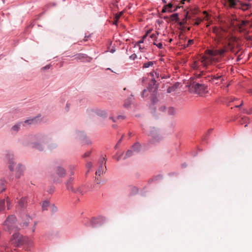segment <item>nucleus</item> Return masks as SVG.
<instances>
[{
  "mask_svg": "<svg viewBox=\"0 0 252 252\" xmlns=\"http://www.w3.org/2000/svg\"><path fill=\"white\" fill-rule=\"evenodd\" d=\"M165 6L166 7L168 11H169L170 12H172V11L170 10V9L173 7V4L172 3H169L167 5H165Z\"/></svg>",
  "mask_w": 252,
  "mask_h": 252,
  "instance_id": "nucleus-36",
  "label": "nucleus"
},
{
  "mask_svg": "<svg viewBox=\"0 0 252 252\" xmlns=\"http://www.w3.org/2000/svg\"><path fill=\"white\" fill-rule=\"evenodd\" d=\"M180 7H181V6H176V8L174 10V11H176V10L178 9V8H180Z\"/></svg>",
  "mask_w": 252,
  "mask_h": 252,
  "instance_id": "nucleus-58",
  "label": "nucleus"
},
{
  "mask_svg": "<svg viewBox=\"0 0 252 252\" xmlns=\"http://www.w3.org/2000/svg\"><path fill=\"white\" fill-rule=\"evenodd\" d=\"M27 198L26 197H22L19 202V206L21 208H24L27 206Z\"/></svg>",
  "mask_w": 252,
  "mask_h": 252,
  "instance_id": "nucleus-12",
  "label": "nucleus"
},
{
  "mask_svg": "<svg viewBox=\"0 0 252 252\" xmlns=\"http://www.w3.org/2000/svg\"><path fill=\"white\" fill-rule=\"evenodd\" d=\"M137 58V55L135 54H132L129 58L132 60H134Z\"/></svg>",
  "mask_w": 252,
  "mask_h": 252,
  "instance_id": "nucleus-39",
  "label": "nucleus"
},
{
  "mask_svg": "<svg viewBox=\"0 0 252 252\" xmlns=\"http://www.w3.org/2000/svg\"><path fill=\"white\" fill-rule=\"evenodd\" d=\"M31 220L32 219L30 217L27 216L26 220L23 223L22 227H23V228L27 227L28 226V224L30 222V220Z\"/></svg>",
  "mask_w": 252,
  "mask_h": 252,
  "instance_id": "nucleus-20",
  "label": "nucleus"
},
{
  "mask_svg": "<svg viewBox=\"0 0 252 252\" xmlns=\"http://www.w3.org/2000/svg\"><path fill=\"white\" fill-rule=\"evenodd\" d=\"M190 0H182L181 1V3L182 4H184L185 3V1H189Z\"/></svg>",
  "mask_w": 252,
  "mask_h": 252,
  "instance_id": "nucleus-54",
  "label": "nucleus"
},
{
  "mask_svg": "<svg viewBox=\"0 0 252 252\" xmlns=\"http://www.w3.org/2000/svg\"><path fill=\"white\" fill-rule=\"evenodd\" d=\"M154 65V62H149L147 63H145L143 64V68H148L150 66H152Z\"/></svg>",
  "mask_w": 252,
  "mask_h": 252,
  "instance_id": "nucleus-24",
  "label": "nucleus"
},
{
  "mask_svg": "<svg viewBox=\"0 0 252 252\" xmlns=\"http://www.w3.org/2000/svg\"><path fill=\"white\" fill-rule=\"evenodd\" d=\"M144 42V40L143 39H142L141 40H139L138 42V44H140V43H142Z\"/></svg>",
  "mask_w": 252,
  "mask_h": 252,
  "instance_id": "nucleus-55",
  "label": "nucleus"
},
{
  "mask_svg": "<svg viewBox=\"0 0 252 252\" xmlns=\"http://www.w3.org/2000/svg\"><path fill=\"white\" fill-rule=\"evenodd\" d=\"M201 19H198L195 23V24L196 25H198L201 22Z\"/></svg>",
  "mask_w": 252,
  "mask_h": 252,
  "instance_id": "nucleus-48",
  "label": "nucleus"
},
{
  "mask_svg": "<svg viewBox=\"0 0 252 252\" xmlns=\"http://www.w3.org/2000/svg\"><path fill=\"white\" fill-rule=\"evenodd\" d=\"M234 48V45H233L231 42H229L227 47H225L222 49H219V55L222 56L227 51V50L230 49L232 51Z\"/></svg>",
  "mask_w": 252,
  "mask_h": 252,
  "instance_id": "nucleus-8",
  "label": "nucleus"
},
{
  "mask_svg": "<svg viewBox=\"0 0 252 252\" xmlns=\"http://www.w3.org/2000/svg\"><path fill=\"white\" fill-rule=\"evenodd\" d=\"M204 79L208 80L209 82H215L217 85H219L222 83L224 79L221 75L217 74L216 75L208 76L204 77Z\"/></svg>",
  "mask_w": 252,
  "mask_h": 252,
  "instance_id": "nucleus-4",
  "label": "nucleus"
},
{
  "mask_svg": "<svg viewBox=\"0 0 252 252\" xmlns=\"http://www.w3.org/2000/svg\"><path fill=\"white\" fill-rule=\"evenodd\" d=\"M201 62L204 66H207L209 64V60L206 58L203 57L202 59Z\"/></svg>",
  "mask_w": 252,
  "mask_h": 252,
  "instance_id": "nucleus-21",
  "label": "nucleus"
},
{
  "mask_svg": "<svg viewBox=\"0 0 252 252\" xmlns=\"http://www.w3.org/2000/svg\"><path fill=\"white\" fill-rule=\"evenodd\" d=\"M105 159L103 158V160L102 161V163L100 164L98 169L96 170L95 172V183L96 184L99 185L101 184V182L100 181V180L99 179V177L101 174H103V173L106 170V167L105 166Z\"/></svg>",
  "mask_w": 252,
  "mask_h": 252,
  "instance_id": "nucleus-3",
  "label": "nucleus"
},
{
  "mask_svg": "<svg viewBox=\"0 0 252 252\" xmlns=\"http://www.w3.org/2000/svg\"><path fill=\"white\" fill-rule=\"evenodd\" d=\"M175 90V87H171L168 88L167 91L168 93H171L172 91H173Z\"/></svg>",
  "mask_w": 252,
  "mask_h": 252,
  "instance_id": "nucleus-38",
  "label": "nucleus"
},
{
  "mask_svg": "<svg viewBox=\"0 0 252 252\" xmlns=\"http://www.w3.org/2000/svg\"><path fill=\"white\" fill-rule=\"evenodd\" d=\"M85 58L84 56L83 55H78L76 57V59H77L78 60H82Z\"/></svg>",
  "mask_w": 252,
  "mask_h": 252,
  "instance_id": "nucleus-40",
  "label": "nucleus"
},
{
  "mask_svg": "<svg viewBox=\"0 0 252 252\" xmlns=\"http://www.w3.org/2000/svg\"><path fill=\"white\" fill-rule=\"evenodd\" d=\"M248 93L252 94V90H249Z\"/></svg>",
  "mask_w": 252,
  "mask_h": 252,
  "instance_id": "nucleus-60",
  "label": "nucleus"
},
{
  "mask_svg": "<svg viewBox=\"0 0 252 252\" xmlns=\"http://www.w3.org/2000/svg\"><path fill=\"white\" fill-rule=\"evenodd\" d=\"M178 22L179 25L181 27H182L183 28V27H184V25H185V24H184V23H183L182 21H180H180H178Z\"/></svg>",
  "mask_w": 252,
  "mask_h": 252,
  "instance_id": "nucleus-49",
  "label": "nucleus"
},
{
  "mask_svg": "<svg viewBox=\"0 0 252 252\" xmlns=\"http://www.w3.org/2000/svg\"><path fill=\"white\" fill-rule=\"evenodd\" d=\"M170 19L172 21H175L176 22H178L179 19L178 17V14L177 13H175L170 16Z\"/></svg>",
  "mask_w": 252,
  "mask_h": 252,
  "instance_id": "nucleus-17",
  "label": "nucleus"
},
{
  "mask_svg": "<svg viewBox=\"0 0 252 252\" xmlns=\"http://www.w3.org/2000/svg\"><path fill=\"white\" fill-rule=\"evenodd\" d=\"M157 46L159 49H161L163 47V45L161 43H159L157 44Z\"/></svg>",
  "mask_w": 252,
  "mask_h": 252,
  "instance_id": "nucleus-44",
  "label": "nucleus"
},
{
  "mask_svg": "<svg viewBox=\"0 0 252 252\" xmlns=\"http://www.w3.org/2000/svg\"><path fill=\"white\" fill-rule=\"evenodd\" d=\"M21 123L17 124L13 126L11 128V130L14 132H17L20 129Z\"/></svg>",
  "mask_w": 252,
  "mask_h": 252,
  "instance_id": "nucleus-18",
  "label": "nucleus"
},
{
  "mask_svg": "<svg viewBox=\"0 0 252 252\" xmlns=\"http://www.w3.org/2000/svg\"><path fill=\"white\" fill-rule=\"evenodd\" d=\"M168 10H167V9L166 8V7H165V6L163 7L162 10V13H165L166 12H167Z\"/></svg>",
  "mask_w": 252,
  "mask_h": 252,
  "instance_id": "nucleus-47",
  "label": "nucleus"
},
{
  "mask_svg": "<svg viewBox=\"0 0 252 252\" xmlns=\"http://www.w3.org/2000/svg\"><path fill=\"white\" fill-rule=\"evenodd\" d=\"M54 190H55V188H52L51 189V192H53L54 191Z\"/></svg>",
  "mask_w": 252,
  "mask_h": 252,
  "instance_id": "nucleus-63",
  "label": "nucleus"
},
{
  "mask_svg": "<svg viewBox=\"0 0 252 252\" xmlns=\"http://www.w3.org/2000/svg\"><path fill=\"white\" fill-rule=\"evenodd\" d=\"M90 152H87L84 154L83 157L86 158V157H89L90 156Z\"/></svg>",
  "mask_w": 252,
  "mask_h": 252,
  "instance_id": "nucleus-46",
  "label": "nucleus"
},
{
  "mask_svg": "<svg viewBox=\"0 0 252 252\" xmlns=\"http://www.w3.org/2000/svg\"><path fill=\"white\" fill-rule=\"evenodd\" d=\"M56 147V145L54 144L53 146L50 147L49 148L50 150H52L53 148H55Z\"/></svg>",
  "mask_w": 252,
  "mask_h": 252,
  "instance_id": "nucleus-56",
  "label": "nucleus"
},
{
  "mask_svg": "<svg viewBox=\"0 0 252 252\" xmlns=\"http://www.w3.org/2000/svg\"><path fill=\"white\" fill-rule=\"evenodd\" d=\"M243 112L244 113L247 114L248 115H250V114H251L252 113L251 111H248L247 109H244L243 110Z\"/></svg>",
  "mask_w": 252,
  "mask_h": 252,
  "instance_id": "nucleus-45",
  "label": "nucleus"
},
{
  "mask_svg": "<svg viewBox=\"0 0 252 252\" xmlns=\"http://www.w3.org/2000/svg\"><path fill=\"white\" fill-rule=\"evenodd\" d=\"M156 101H157V100L156 99H155V98L153 99V103H155Z\"/></svg>",
  "mask_w": 252,
  "mask_h": 252,
  "instance_id": "nucleus-64",
  "label": "nucleus"
},
{
  "mask_svg": "<svg viewBox=\"0 0 252 252\" xmlns=\"http://www.w3.org/2000/svg\"><path fill=\"white\" fill-rule=\"evenodd\" d=\"M16 218L14 216H9L4 222L3 229L11 233L12 231L16 230L17 227L15 225Z\"/></svg>",
  "mask_w": 252,
  "mask_h": 252,
  "instance_id": "nucleus-2",
  "label": "nucleus"
},
{
  "mask_svg": "<svg viewBox=\"0 0 252 252\" xmlns=\"http://www.w3.org/2000/svg\"><path fill=\"white\" fill-rule=\"evenodd\" d=\"M196 66L197 65L196 62H194V64L192 65V67L194 68V69H196Z\"/></svg>",
  "mask_w": 252,
  "mask_h": 252,
  "instance_id": "nucleus-52",
  "label": "nucleus"
},
{
  "mask_svg": "<svg viewBox=\"0 0 252 252\" xmlns=\"http://www.w3.org/2000/svg\"><path fill=\"white\" fill-rule=\"evenodd\" d=\"M147 34H145V35H144L143 36L142 39H143V40H144L147 37Z\"/></svg>",
  "mask_w": 252,
  "mask_h": 252,
  "instance_id": "nucleus-61",
  "label": "nucleus"
},
{
  "mask_svg": "<svg viewBox=\"0 0 252 252\" xmlns=\"http://www.w3.org/2000/svg\"><path fill=\"white\" fill-rule=\"evenodd\" d=\"M213 32L216 33L218 36H219L220 32H221V30L216 27H214L213 29Z\"/></svg>",
  "mask_w": 252,
  "mask_h": 252,
  "instance_id": "nucleus-27",
  "label": "nucleus"
},
{
  "mask_svg": "<svg viewBox=\"0 0 252 252\" xmlns=\"http://www.w3.org/2000/svg\"><path fill=\"white\" fill-rule=\"evenodd\" d=\"M11 242L12 244L19 246L23 243L24 238L22 235L19 233H15L13 235Z\"/></svg>",
  "mask_w": 252,
  "mask_h": 252,
  "instance_id": "nucleus-6",
  "label": "nucleus"
},
{
  "mask_svg": "<svg viewBox=\"0 0 252 252\" xmlns=\"http://www.w3.org/2000/svg\"><path fill=\"white\" fill-rule=\"evenodd\" d=\"M125 119V117L124 116L119 115L116 118H113V121L114 122H116L118 120H124Z\"/></svg>",
  "mask_w": 252,
  "mask_h": 252,
  "instance_id": "nucleus-31",
  "label": "nucleus"
},
{
  "mask_svg": "<svg viewBox=\"0 0 252 252\" xmlns=\"http://www.w3.org/2000/svg\"><path fill=\"white\" fill-rule=\"evenodd\" d=\"M39 122L38 117H34L33 118L29 119L24 121L23 125L25 126L26 125H34L37 124Z\"/></svg>",
  "mask_w": 252,
  "mask_h": 252,
  "instance_id": "nucleus-7",
  "label": "nucleus"
},
{
  "mask_svg": "<svg viewBox=\"0 0 252 252\" xmlns=\"http://www.w3.org/2000/svg\"><path fill=\"white\" fill-rule=\"evenodd\" d=\"M231 7H234L236 4L235 0H228Z\"/></svg>",
  "mask_w": 252,
  "mask_h": 252,
  "instance_id": "nucleus-30",
  "label": "nucleus"
},
{
  "mask_svg": "<svg viewBox=\"0 0 252 252\" xmlns=\"http://www.w3.org/2000/svg\"><path fill=\"white\" fill-rule=\"evenodd\" d=\"M168 112L170 115H174L175 113V110L173 107H169L168 109Z\"/></svg>",
  "mask_w": 252,
  "mask_h": 252,
  "instance_id": "nucleus-32",
  "label": "nucleus"
},
{
  "mask_svg": "<svg viewBox=\"0 0 252 252\" xmlns=\"http://www.w3.org/2000/svg\"><path fill=\"white\" fill-rule=\"evenodd\" d=\"M36 225V222H34V226L32 228V232H34L35 229V225Z\"/></svg>",
  "mask_w": 252,
  "mask_h": 252,
  "instance_id": "nucleus-51",
  "label": "nucleus"
},
{
  "mask_svg": "<svg viewBox=\"0 0 252 252\" xmlns=\"http://www.w3.org/2000/svg\"><path fill=\"white\" fill-rule=\"evenodd\" d=\"M150 37L152 38H155V37H156V36L155 34H152L150 35Z\"/></svg>",
  "mask_w": 252,
  "mask_h": 252,
  "instance_id": "nucleus-53",
  "label": "nucleus"
},
{
  "mask_svg": "<svg viewBox=\"0 0 252 252\" xmlns=\"http://www.w3.org/2000/svg\"><path fill=\"white\" fill-rule=\"evenodd\" d=\"M250 6L249 4L245 3L242 5V8L243 10H246L249 8Z\"/></svg>",
  "mask_w": 252,
  "mask_h": 252,
  "instance_id": "nucleus-34",
  "label": "nucleus"
},
{
  "mask_svg": "<svg viewBox=\"0 0 252 252\" xmlns=\"http://www.w3.org/2000/svg\"><path fill=\"white\" fill-rule=\"evenodd\" d=\"M4 249L5 252H9L8 246L7 244H4L0 247V252L2 251V249Z\"/></svg>",
  "mask_w": 252,
  "mask_h": 252,
  "instance_id": "nucleus-26",
  "label": "nucleus"
},
{
  "mask_svg": "<svg viewBox=\"0 0 252 252\" xmlns=\"http://www.w3.org/2000/svg\"><path fill=\"white\" fill-rule=\"evenodd\" d=\"M6 203H7V208L8 210H9L11 208L10 204H11V201L10 198L8 197H6Z\"/></svg>",
  "mask_w": 252,
  "mask_h": 252,
  "instance_id": "nucleus-33",
  "label": "nucleus"
},
{
  "mask_svg": "<svg viewBox=\"0 0 252 252\" xmlns=\"http://www.w3.org/2000/svg\"><path fill=\"white\" fill-rule=\"evenodd\" d=\"M132 155V151L128 150L126 154V157H129Z\"/></svg>",
  "mask_w": 252,
  "mask_h": 252,
  "instance_id": "nucleus-41",
  "label": "nucleus"
},
{
  "mask_svg": "<svg viewBox=\"0 0 252 252\" xmlns=\"http://www.w3.org/2000/svg\"><path fill=\"white\" fill-rule=\"evenodd\" d=\"M6 157L7 159L9 160L10 164L9 166V169L12 171L13 170V167L12 166V164H14V161H13V160L14 159L13 155L12 153H8L7 154Z\"/></svg>",
  "mask_w": 252,
  "mask_h": 252,
  "instance_id": "nucleus-10",
  "label": "nucleus"
},
{
  "mask_svg": "<svg viewBox=\"0 0 252 252\" xmlns=\"http://www.w3.org/2000/svg\"><path fill=\"white\" fill-rule=\"evenodd\" d=\"M249 120V118L247 117H244L241 118V121L240 122V124L241 125L243 124L244 123L246 122L247 121Z\"/></svg>",
  "mask_w": 252,
  "mask_h": 252,
  "instance_id": "nucleus-35",
  "label": "nucleus"
},
{
  "mask_svg": "<svg viewBox=\"0 0 252 252\" xmlns=\"http://www.w3.org/2000/svg\"><path fill=\"white\" fill-rule=\"evenodd\" d=\"M148 92V90L145 89L142 92V94H141V95H142V97H144L145 95H146V93Z\"/></svg>",
  "mask_w": 252,
  "mask_h": 252,
  "instance_id": "nucleus-43",
  "label": "nucleus"
},
{
  "mask_svg": "<svg viewBox=\"0 0 252 252\" xmlns=\"http://www.w3.org/2000/svg\"><path fill=\"white\" fill-rule=\"evenodd\" d=\"M189 18H190V16L189 15V13L188 12L187 13H186L185 18L182 20V23H184V24H185L187 22V19H189Z\"/></svg>",
  "mask_w": 252,
  "mask_h": 252,
  "instance_id": "nucleus-29",
  "label": "nucleus"
},
{
  "mask_svg": "<svg viewBox=\"0 0 252 252\" xmlns=\"http://www.w3.org/2000/svg\"><path fill=\"white\" fill-rule=\"evenodd\" d=\"M73 178H70L67 181V182H66L65 183V185H66V188L68 190H71L73 188V187H72V182H73Z\"/></svg>",
  "mask_w": 252,
  "mask_h": 252,
  "instance_id": "nucleus-13",
  "label": "nucleus"
},
{
  "mask_svg": "<svg viewBox=\"0 0 252 252\" xmlns=\"http://www.w3.org/2000/svg\"><path fill=\"white\" fill-rule=\"evenodd\" d=\"M229 84H228L226 86V91L227 92H228V90L227 89H228V87H229Z\"/></svg>",
  "mask_w": 252,
  "mask_h": 252,
  "instance_id": "nucleus-59",
  "label": "nucleus"
},
{
  "mask_svg": "<svg viewBox=\"0 0 252 252\" xmlns=\"http://www.w3.org/2000/svg\"><path fill=\"white\" fill-rule=\"evenodd\" d=\"M56 171L57 175L60 177H63L65 176V170L62 167H58L56 169Z\"/></svg>",
  "mask_w": 252,
  "mask_h": 252,
  "instance_id": "nucleus-11",
  "label": "nucleus"
},
{
  "mask_svg": "<svg viewBox=\"0 0 252 252\" xmlns=\"http://www.w3.org/2000/svg\"><path fill=\"white\" fill-rule=\"evenodd\" d=\"M105 221V218L102 216L93 218L90 220V225L93 227H96L102 224Z\"/></svg>",
  "mask_w": 252,
  "mask_h": 252,
  "instance_id": "nucleus-5",
  "label": "nucleus"
},
{
  "mask_svg": "<svg viewBox=\"0 0 252 252\" xmlns=\"http://www.w3.org/2000/svg\"><path fill=\"white\" fill-rule=\"evenodd\" d=\"M140 145L139 143H135L132 146V149L134 152H138L140 151Z\"/></svg>",
  "mask_w": 252,
  "mask_h": 252,
  "instance_id": "nucleus-19",
  "label": "nucleus"
},
{
  "mask_svg": "<svg viewBox=\"0 0 252 252\" xmlns=\"http://www.w3.org/2000/svg\"><path fill=\"white\" fill-rule=\"evenodd\" d=\"M152 83H153L154 85H155L156 81H155V79H152Z\"/></svg>",
  "mask_w": 252,
  "mask_h": 252,
  "instance_id": "nucleus-57",
  "label": "nucleus"
},
{
  "mask_svg": "<svg viewBox=\"0 0 252 252\" xmlns=\"http://www.w3.org/2000/svg\"><path fill=\"white\" fill-rule=\"evenodd\" d=\"M49 203L48 201H44L42 206V210H46L47 209V207L49 206Z\"/></svg>",
  "mask_w": 252,
  "mask_h": 252,
  "instance_id": "nucleus-28",
  "label": "nucleus"
},
{
  "mask_svg": "<svg viewBox=\"0 0 252 252\" xmlns=\"http://www.w3.org/2000/svg\"><path fill=\"white\" fill-rule=\"evenodd\" d=\"M204 74V71H201L199 74L195 75V77L190 79V86H192L195 92L198 94L205 93L208 89V86L204 84V78L202 80H198L200 77ZM205 81H207L206 80Z\"/></svg>",
  "mask_w": 252,
  "mask_h": 252,
  "instance_id": "nucleus-1",
  "label": "nucleus"
},
{
  "mask_svg": "<svg viewBox=\"0 0 252 252\" xmlns=\"http://www.w3.org/2000/svg\"><path fill=\"white\" fill-rule=\"evenodd\" d=\"M178 22L179 25L181 27H182L183 28V27H184V25H185V24H184V23H183L182 21H180H180H178Z\"/></svg>",
  "mask_w": 252,
  "mask_h": 252,
  "instance_id": "nucleus-50",
  "label": "nucleus"
},
{
  "mask_svg": "<svg viewBox=\"0 0 252 252\" xmlns=\"http://www.w3.org/2000/svg\"><path fill=\"white\" fill-rule=\"evenodd\" d=\"M86 167L87 168V169H88L87 172H86V175L88 173V172H89V170L92 168L93 167V164L91 162H88L87 163H86Z\"/></svg>",
  "mask_w": 252,
  "mask_h": 252,
  "instance_id": "nucleus-23",
  "label": "nucleus"
},
{
  "mask_svg": "<svg viewBox=\"0 0 252 252\" xmlns=\"http://www.w3.org/2000/svg\"><path fill=\"white\" fill-rule=\"evenodd\" d=\"M6 189V188L4 185V182L2 180L0 181V190L1 192L4 191Z\"/></svg>",
  "mask_w": 252,
  "mask_h": 252,
  "instance_id": "nucleus-25",
  "label": "nucleus"
},
{
  "mask_svg": "<svg viewBox=\"0 0 252 252\" xmlns=\"http://www.w3.org/2000/svg\"><path fill=\"white\" fill-rule=\"evenodd\" d=\"M71 191L78 195H83L85 191H84L83 188L82 187H77L73 188Z\"/></svg>",
  "mask_w": 252,
  "mask_h": 252,
  "instance_id": "nucleus-9",
  "label": "nucleus"
},
{
  "mask_svg": "<svg viewBox=\"0 0 252 252\" xmlns=\"http://www.w3.org/2000/svg\"><path fill=\"white\" fill-rule=\"evenodd\" d=\"M35 148L39 150V151H42L43 148V147L40 144H37L35 146Z\"/></svg>",
  "mask_w": 252,
  "mask_h": 252,
  "instance_id": "nucleus-37",
  "label": "nucleus"
},
{
  "mask_svg": "<svg viewBox=\"0 0 252 252\" xmlns=\"http://www.w3.org/2000/svg\"><path fill=\"white\" fill-rule=\"evenodd\" d=\"M206 52L211 57L219 55V50H209Z\"/></svg>",
  "mask_w": 252,
  "mask_h": 252,
  "instance_id": "nucleus-15",
  "label": "nucleus"
},
{
  "mask_svg": "<svg viewBox=\"0 0 252 252\" xmlns=\"http://www.w3.org/2000/svg\"><path fill=\"white\" fill-rule=\"evenodd\" d=\"M123 14V12L121 11L118 14H116L114 18L113 25H117V22L120 17Z\"/></svg>",
  "mask_w": 252,
  "mask_h": 252,
  "instance_id": "nucleus-16",
  "label": "nucleus"
},
{
  "mask_svg": "<svg viewBox=\"0 0 252 252\" xmlns=\"http://www.w3.org/2000/svg\"><path fill=\"white\" fill-rule=\"evenodd\" d=\"M5 208V200L2 199L0 200V212L3 211Z\"/></svg>",
  "mask_w": 252,
  "mask_h": 252,
  "instance_id": "nucleus-22",
  "label": "nucleus"
},
{
  "mask_svg": "<svg viewBox=\"0 0 252 252\" xmlns=\"http://www.w3.org/2000/svg\"><path fill=\"white\" fill-rule=\"evenodd\" d=\"M116 50L115 49H111V53L114 52Z\"/></svg>",
  "mask_w": 252,
  "mask_h": 252,
  "instance_id": "nucleus-62",
  "label": "nucleus"
},
{
  "mask_svg": "<svg viewBox=\"0 0 252 252\" xmlns=\"http://www.w3.org/2000/svg\"><path fill=\"white\" fill-rule=\"evenodd\" d=\"M193 43V40L190 39L188 42L187 46H189L192 45Z\"/></svg>",
  "mask_w": 252,
  "mask_h": 252,
  "instance_id": "nucleus-42",
  "label": "nucleus"
},
{
  "mask_svg": "<svg viewBox=\"0 0 252 252\" xmlns=\"http://www.w3.org/2000/svg\"><path fill=\"white\" fill-rule=\"evenodd\" d=\"M206 52L211 57L219 55V50H209Z\"/></svg>",
  "mask_w": 252,
  "mask_h": 252,
  "instance_id": "nucleus-14",
  "label": "nucleus"
}]
</instances>
